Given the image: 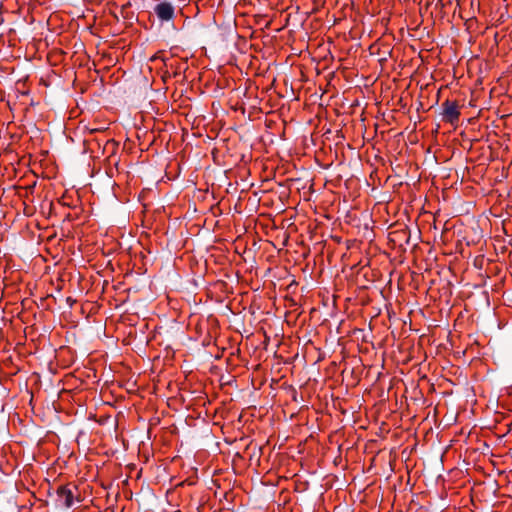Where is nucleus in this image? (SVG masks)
Segmentation results:
<instances>
[{
    "instance_id": "nucleus-1",
    "label": "nucleus",
    "mask_w": 512,
    "mask_h": 512,
    "mask_svg": "<svg viewBox=\"0 0 512 512\" xmlns=\"http://www.w3.org/2000/svg\"><path fill=\"white\" fill-rule=\"evenodd\" d=\"M73 489H77L76 486L63 485L59 486L56 490V504L59 507L70 508L74 504V493Z\"/></svg>"
},
{
    "instance_id": "nucleus-2",
    "label": "nucleus",
    "mask_w": 512,
    "mask_h": 512,
    "mask_svg": "<svg viewBox=\"0 0 512 512\" xmlns=\"http://www.w3.org/2000/svg\"><path fill=\"white\" fill-rule=\"evenodd\" d=\"M442 108V116L444 121L451 124H454L455 122L458 121L460 112L458 110V105L456 102L446 100L445 102L442 103Z\"/></svg>"
},
{
    "instance_id": "nucleus-3",
    "label": "nucleus",
    "mask_w": 512,
    "mask_h": 512,
    "mask_svg": "<svg viewBox=\"0 0 512 512\" xmlns=\"http://www.w3.org/2000/svg\"><path fill=\"white\" fill-rule=\"evenodd\" d=\"M154 12L161 21H169L174 17V7L169 2H161L154 8Z\"/></svg>"
},
{
    "instance_id": "nucleus-4",
    "label": "nucleus",
    "mask_w": 512,
    "mask_h": 512,
    "mask_svg": "<svg viewBox=\"0 0 512 512\" xmlns=\"http://www.w3.org/2000/svg\"><path fill=\"white\" fill-rule=\"evenodd\" d=\"M483 265V258L475 257L473 258V266L475 268L481 269Z\"/></svg>"
},
{
    "instance_id": "nucleus-5",
    "label": "nucleus",
    "mask_w": 512,
    "mask_h": 512,
    "mask_svg": "<svg viewBox=\"0 0 512 512\" xmlns=\"http://www.w3.org/2000/svg\"><path fill=\"white\" fill-rule=\"evenodd\" d=\"M15 267V264L12 262V258H6L5 264L3 265L4 271L9 268L12 269Z\"/></svg>"
},
{
    "instance_id": "nucleus-6",
    "label": "nucleus",
    "mask_w": 512,
    "mask_h": 512,
    "mask_svg": "<svg viewBox=\"0 0 512 512\" xmlns=\"http://www.w3.org/2000/svg\"><path fill=\"white\" fill-rule=\"evenodd\" d=\"M362 260H360V262L357 264V265H351L350 267V270L352 271V273H354V269H356L358 267V265H361L362 264Z\"/></svg>"
},
{
    "instance_id": "nucleus-7",
    "label": "nucleus",
    "mask_w": 512,
    "mask_h": 512,
    "mask_svg": "<svg viewBox=\"0 0 512 512\" xmlns=\"http://www.w3.org/2000/svg\"><path fill=\"white\" fill-rule=\"evenodd\" d=\"M66 300L68 303H70V305H72L75 302V300L71 299V297H68Z\"/></svg>"
},
{
    "instance_id": "nucleus-8",
    "label": "nucleus",
    "mask_w": 512,
    "mask_h": 512,
    "mask_svg": "<svg viewBox=\"0 0 512 512\" xmlns=\"http://www.w3.org/2000/svg\"><path fill=\"white\" fill-rule=\"evenodd\" d=\"M369 264H370L369 258H365V263H364L363 267L368 266Z\"/></svg>"
},
{
    "instance_id": "nucleus-9",
    "label": "nucleus",
    "mask_w": 512,
    "mask_h": 512,
    "mask_svg": "<svg viewBox=\"0 0 512 512\" xmlns=\"http://www.w3.org/2000/svg\"><path fill=\"white\" fill-rule=\"evenodd\" d=\"M449 269H453L452 263L449 264Z\"/></svg>"
}]
</instances>
